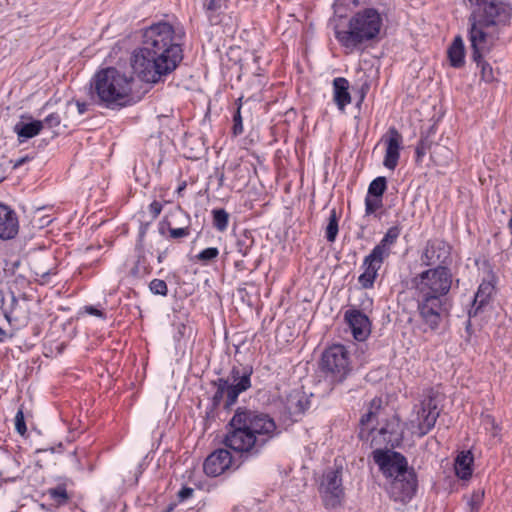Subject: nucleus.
Masks as SVG:
<instances>
[{"instance_id":"1","label":"nucleus","mask_w":512,"mask_h":512,"mask_svg":"<svg viewBox=\"0 0 512 512\" xmlns=\"http://www.w3.org/2000/svg\"><path fill=\"white\" fill-rule=\"evenodd\" d=\"M279 434L280 430L269 414L238 407L227 426L223 439L225 448L216 449L204 461L205 474L217 477L229 469H238L241 462L233 458L229 450L241 461H247L258 457Z\"/></svg>"},{"instance_id":"2","label":"nucleus","mask_w":512,"mask_h":512,"mask_svg":"<svg viewBox=\"0 0 512 512\" xmlns=\"http://www.w3.org/2000/svg\"><path fill=\"white\" fill-rule=\"evenodd\" d=\"M184 32L168 22L153 23L143 30L142 46L133 52L131 66L147 83H158L171 74L183 60Z\"/></svg>"},{"instance_id":"3","label":"nucleus","mask_w":512,"mask_h":512,"mask_svg":"<svg viewBox=\"0 0 512 512\" xmlns=\"http://www.w3.org/2000/svg\"><path fill=\"white\" fill-rule=\"evenodd\" d=\"M453 275L449 267L428 268L411 279L415 290L417 311L424 331H437L449 315L447 295L451 289Z\"/></svg>"},{"instance_id":"4","label":"nucleus","mask_w":512,"mask_h":512,"mask_svg":"<svg viewBox=\"0 0 512 512\" xmlns=\"http://www.w3.org/2000/svg\"><path fill=\"white\" fill-rule=\"evenodd\" d=\"M382 400L374 398L359 420V439L374 450L399 446L403 440V428L396 415L383 418Z\"/></svg>"},{"instance_id":"5","label":"nucleus","mask_w":512,"mask_h":512,"mask_svg":"<svg viewBox=\"0 0 512 512\" xmlns=\"http://www.w3.org/2000/svg\"><path fill=\"white\" fill-rule=\"evenodd\" d=\"M372 456L382 474L391 479L390 497L396 502H408L416 493L417 476L415 470L408 467L406 457L391 449L373 450Z\"/></svg>"},{"instance_id":"6","label":"nucleus","mask_w":512,"mask_h":512,"mask_svg":"<svg viewBox=\"0 0 512 512\" xmlns=\"http://www.w3.org/2000/svg\"><path fill=\"white\" fill-rule=\"evenodd\" d=\"M133 78L113 67L97 72L90 82L91 99L107 108L119 109L132 103Z\"/></svg>"},{"instance_id":"7","label":"nucleus","mask_w":512,"mask_h":512,"mask_svg":"<svg viewBox=\"0 0 512 512\" xmlns=\"http://www.w3.org/2000/svg\"><path fill=\"white\" fill-rule=\"evenodd\" d=\"M382 27V17L375 8H365L355 13L348 25V30L336 33L342 46L355 49L361 44L375 39Z\"/></svg>"},{"instance_id":"8","label":"nucleus","mask_w":512,"mask_h":512,"mask_svg":"<svg viewBox=\"0 0 512 512\" xmlns=\"http://www.w3.org/2000/svg\"><path fill=\"white\" fill-rule=\"evenodd\" d=\"M320 367L331 383H342L352 370L349 351L341 344L329 346L322 353Z\"/></svg>"},{"instance_id":"9","label":"nucleus","mask_w":512,"mask_h":512,"mask_svg":"<svg viewBox=\"0 0 512 512\" xmlns=\"http://www.w3.org/2000/svg\"><path fill=\"white\" fill-rule=\"evenodd\" d=\"M475 6L470 18L485 26H504L510 21L512 9L510 5L498 0H467Z\"/></svg>"},{"instance_id":"10","label":"nucleus","mask_w":512,"mask_h":512,"mask_svg":"<svg viewBox=\"0 0 512 512\" xmlns=\"http://www.w3.org/2000/svg\"><path fill=\"white\" fill-rule=\"evenodd\" d=\"M342 466L327 469L319 485V494L326 509L340 507L345 498L342 480Z\"/></svg>"},{"instance_id":"11","label":"nucleus","mask_w":512,"mask_h":512,"mask_svg":"<svg viewBox=\"0 0 512 512\" xmlns=\"http://www.w3.org/2000/svg\"><path fill=\"white\" fill-rule=\"evenodd\" d=\"M253 369L251 366H244L242 364L234 365L227 377L222 378L227 382L228 401L224 404L225 408L233 406L239 395L247 391L251 387V375Z\"/></svg>"},{"instance_id":"12","label":"nucleus","mask_w":512,"mask_h":512,"mask_svg":"<svg viewBox=\"0 0 512 512\" xmlns=\"http://www.w3.org/2000/svg\"><path fill=\"white\" fill-rule=\"evenodd\" d=\"M451 262V246L441 239L428 240L421 255L420 263L428 268L448 267Z\"/></svg>"},{"instance_id":"13","label":"nucleus","mask_w":512,"mask_h":512,"mask_svg":"<svg viewBox=\"0 0 512 512\" xmlns=\"http://www.w3.org/2000/svg\"><path fill=\"white\" fill-rule=\"evenodd\" d=\"M439 414L440 411L438 409V402L436 401L435 394L432 391H429L421 402V407L417 411L416 418L412 420V423H415L417 428L415 433L419 437H423L428 434L435 426Z\"/></svg>"},{"instance_id":"14","label":"nucleus","mask_w":512,"mask_h":512,"mask_svg":"<svg viewBox=\"0 0 512 512\" xmlns=\"http://www.w3.org/2000/svg\"><path fill=\"white\" fill-rule=\"evenodd\" d=\"M470 28L468 40L471 47V58L474 62H479L481 58H484L490 53L493 47V40L485 31L486 27L484 24H480L479 21L469 18Z\"/></svg>"},{"instance_id":"15","label":"nucleus","mask_w":512,"mask_h":512,"mask_svg":"<svg viewBox=\"0 0 512 512\" xmlns=\"http://www.w3.org/2000/svg\"><path fill=\"white\" fill-rule=\"evenodd\" d=\"M385 144L383 165L389 170H395L400 159L403 137L395 127H390L382 138Z\"/></svg>"},{"instance_id":"16","label":"nucleus","mask_w":512,"mask_h":512,"mask_svg":"<svg viewBox=\"0 0 512 512\" xmlns=\"http://www.w3.org/2000/svg\"><path fill=\"white\" fill-rule=\"evenodd\" d=\"M345 320L357 341H364L369 336L371 323L366 314L358 309H350L345 312Z\"/></svg>"},{"instance_id":"17","label":"nucleus","mask_w":512,"mask_h":512,"mask_svg":"<svg viewBox=\"0 0 512 512\" xmlns=\"http://www.w3.org/2000/svg\"><path fill=\"white\" fill-rule=\"evenodd\" d=\"M310 407V400L302 390H292L286 397L285 409L293 421H298Z\"/></svg>"},{"instance_id":"18","label":"nucleus","mask_w":512,"mask_h":512,"mask_svg":"<svg viewBox=\"0 0 512 512\" xmlns=\"http://www.w3.org/2000/svg\"><path fill=\"white\" fill-rule=\"evenodd\" d=\"M384 260L385 259L375 255L373 252H370V254L364 258L362 265L364 272L358 277V282L364 289H370L373 287L378 271Z\"/></svg>"},{"instance_id":"19","label":"nucleus","mask_w":512,"mask_h":512,"mask_svg":"<svg viewBox=\"0 0 512 512\" xmlns=\"http://www.w3.org/2000/svg\"><path fill=\"white\" fill-rule=\"evenodd\" d=\"M19 230L18 217L9 206L0 203V239H13Z\"/></svg>"},{"instance_id":"20","label":"nucleus","mask_w":512,"mask_h":512,"mask_svg":"<svg viewBox=\"0 0 512 512\" xmlns=\"http://www.w3.org/2000/svg\"><path fill=\"white\" fill-rule=\"evenodd\" d=\"M495 287L491 281H483L475 293L471 308L468 311L469 317H475L491 301Z\"/></svg>"},{"instance_id":"21","label":"nucleus","mask_w":512,"mask_h":512,"mask_svg":"<svg viewBox=\"0 0 512 512\" xmlns=\"http://www.w3.org/2000/svg\"><path fill=\"white\" fill-rule=\"evenodd\" d=\"M171 215L178 219L177 224L181 226L174 227L173 224H171V227H169V234L167 236V239L181 240L183 238H187L188 236H190V215L187 212H185L181 207H177L173 212H171Z\"/></svg>"},{"instance_id":"22","label":"nucleus","mask_w":512,"mask_h":512,"mask_svg":"<svg viewBox=\"0 0 512 512\" xmlns=\"http://www.w3.org/2000/svg\"><path fill=\"white\" fill-rule=\"evenodd\" d=\"M349 81L344 77H336L333 80V100L341 111L351 103V95L349 93Z\"/></svg>"},{"instance_id":"23","label":"nucleus","mask_w":512,"mask_h":512,"mask_svg":"<svg viewBox=\"0 0 512 512\" xmlns=\"http://www.w3.org/2000/svg\"><path fill=\"white\" fill-rule=\"evenodd\" d=\"M401 234V228L399 226H392L390 227L379 244H377L371 252L375 253V255H378L382 257L383 259H386L389 257L391 253V246L394 245L398 239V237Z\"/></svg>"},{"instance_id":"24","label":"nucleus","mask_w":512,"mask_h":512,"mask_svg":"<svg viewBox=\"0 0 512 512\" xmlns=\"http://www.w3.org/2000/svg\"><path fill=\"white\" fill-rule=\"evenodd\" d=\"M474 458L470 451H462L455 459V473L462 480H468L472 476V464Z\"/></svg>"},{"instance_id":"25","label":"nucleus","mask_w":512,"mask_h":512,"mask_svg":"<svg viewBox=\"0 0 512 512\" xmlns=\"http://www.w3.org/2000/svg\"><path fill=\"white\" fill-rule=\"evenodd\" d=\"M43 129V122L41 120H33L29 123L18 122L14 126V132L18 136L19 142H24L32 137L38 135Z\"/></svg>"},{"instance_id":"26","label":"nucleus","mask_w":512,"mask_h":512,"mask_svg":"<svg viewBox=\"0 0 512 512\" xmlns=\"http://www.w3.org/2000/svg\"><path fill=\"white\" fill-rule=\"evenodd\" d=\"M203 7L209 22L216 25L220 22V15L228 7V0H204Z\"/></svg>"},{"instance_id":"27","label":"nucleus","mask_w":512,"mask_h":512,"mask_svg":"<svg viewBox=\"0 0 512 512\" xmlns=\"http://www.w3.org/2000/svg\"><path fill=\"white\" fill-rule=\"evenodd\" d=\"M255 246V238L251 231L244 230L237 235L235 241L236 252L243 258L249 257Z\"/></svg>"},{"instance_id":"28","label":"nucleus","mask_w":512,"mask_h":512,"mask_svg":"<svg viewBox=\"0 0 512 512\" xmlns=\"http://www.w3.org/2000/svg\"><path fill=\"white\" fill-rule=\"evenodd\" d=\"M448 57L452 67L460 68L464 65L465 49L463 40L460 36L455 37L454 41L449 47Z\"/></svg>"},{"instance_id":"29","label":"nucleus","mask_w":512,"mask_h":512,"mask_svg":"<svg viewBox=\"0 0 512 512\" xmlns=\"http://www.w3.org/2000/svg\"><path fill=\"white\" fill-rule=\"evenodd\" d=\"M136 261L130 270L131 275L140 278L151 272V266L148 263L144 247H135Z\"/></svg>"},{"instance_id":"30","label":"nucleus","mask_w":512,"mask_h":512,"mask_svg":"<svg viewBox=\"0 0 512 512\" xmlns=\"http://www.w3.org/2000/svg\"><path fill=\"white\" fill-rule=\"evenodd\" d=\"M338 231V216L336 210L332 209L328 218V224L325 228V237L327 241L333 243L337 238Z\"/></svg>"},{"instance_id":"31","label":"nucleus","mask_w":512,"mask_h":512,"mask_svg":"<svg viewBox=\"0 0 512 512\" xmlns=\"http://www.w3.org/2000/svg\"><path fill=\"white\" fill-rule=\"evenodd\" d=\"M49 498L53 501V503L57 506L64 505L68 502L69 496L67 490L64 486L59 485L55 488H49L46 492Z\"/></svg>"},{"instance_id":"32","label":"nucleus","mask_w":512,"mask_h":512,"mask_svg":"<svg viewBox=\"0 0 512 512\" xmlns=\"http://www.w3.org/2000/svg\"><path fill=\"white\" fill-rule=\"evenodd\" d=\"M213 226L220 232H224L228 228L229 214L225 209L212 210Z\"/></svg>"},{"instance_id":"33","label":"nucleus","mask_w":512,"mask_h":512,"mask_svg":"<svg viewBox=\"0 0 512 512\" xmlns=\"http://www.w3.org/2000/svg\"><path fill=\"white\" fill-rule=\"evenodd\" d=\"M386 189L387 179L384 176H379L369 184L367 195L382 197Z\"/></svg>"},{"instance_id":"34","label":"nucleus","mask_w":512,"mask_h":512,"mask_svg":"<svg viewBox=\"0 0 512 512\" xmlns=\"http://www.w3.org/2000/svg\"><path fill=\"white\" fill-rule=\"evenodd\" d=\"M213 384L217 387V390L212 397V403L214 407H217L221 404L224 396H226L225 403L228 401L227 382L223 379H217Z\"/></svg>"},{"instance_id":"35","label":"nucleus","mask_w":512,"mask_h":512,"mask_svg":"<svg viewBox=\"0 0 512 512\" xmlns=\"http://www.w3.org/2000/svg\"><path fill=\"white\" fill-rule=\"evenodd\" d=\"M219 255V250L216 247H209L199 252L195 259L202 265H208L214 261Z\"/></svg>"},{"instance_id":"36","label":"nucleus","mask_w":512,"mask_h":512,"mask_svg":"<svg viewBox=\"0 0 512 512\" xmlns=\"http://www.w3.org/2000/svg\"><path fill=\"white\" fill-rule=\"evenodd\" d=\"M237 109L233 115V127L232 133L234 136H238L243 133V122L241 116L242 97L236 100Z\"/></svg>"},{"instance_id":"37","label":"nucleus","mask_w":512,"mask_h":512,"mask_svg":"<svg viewBox=\"0 0 512 512\" xmlns=\"http://www.w3.org/2000/svg\"><path fill=\"white\" fill-rule=\"evenodd\" d=\"M31 270L35 276L40 277L44 281H47L48 277L53 273L51 268H47L43 265V261L41 259L32 261Z\"/></svg>"},{"instance_id":"38","label":"nucleus","mask_w":512,"mask_h":512,"mask_svg":"<svg viewBox=\"0 0 512 512\" xmlns=\"http://www.w3.org/2000/svg\"><path fill=\"white\" fill-rule=\"evenodd\" d=\"M382 206H383L382 197L369 196V195L366 196V198H365V214L366 215L374 214L377 210L382 208Z\"/></svg>"},{"instance_id":"39","label":"nucleus","mask_w":512,"mask_h":512,"mask_svg":"<svg viewBox=\"0 0 512 512\" xmlns=\"http://www.w3.org/2000/svg\"><path fill=\"white\" fill-rule=\"evenodd\" d=\"M475 63L480 68L481 79L486 83L492 82L494 80V74L491 65L486 62L484 58H481L479 62Z\"/></svg>"},{"instance_id":"40","label":"nucleus","mask_w":512,"mask_h":512,"mask_svg":"<svg viewBox=\"0 0 512 512\" xmlns=\"http://www.w3.org/2000/svg\"><path fill=\"white\" fill-rule=\"evenodd\" d=\"M435 133H436L435 126H431L425 135L424 134L421 135L420 140L417 145L424 148L427 151H430V149L432 148V145L434 144L433 137H434Z\"/></svg>"},{"instance_id":"41","label":"nucleus","mask_w":512,"mask_h":512,"mask_svg":"<svg viewBox=\"0 0 512 512\" xmlns=\"http://www.w3.org/2000/svg\"><path fill=\"white\" fill-rule=\"evenodd\" d=\"M149 289L155 295L166 296L168 293L167 284L162 279H153L149 284Z\"/></svg>"},{"instance_id":"42","label":"nucleus","mask_w":512,"mask_h":512,"mask_svg":"<svg viewBox=\"0 0 512 512\" xmlns=\"http://www.w3.org/2000/svg\"><path fill=\"white\" fill-rule=\"evenodd\" d=\"M15 429L22 436L27 432L24 412L22 408H19L15 415Z\"/></svg>"},{"instance_id":"43","label":"nucleus","mask_w":512,"mask_h":512,"mask_svg":"<svg viewBox=\"0 0 512 512\" xmlns=\"http://www.w3.org/2000/svg\"><path fill=\"white\" fill-rule=\"evenodd\" d=\"M484 492L482 491H474L468 501V505L472 512L477 511L483 501Z\"/></svg>"},{"instance_id":"44","label":"nucleus","mask_w":512,"mask_h":512,"mask_svg":"<svg viewBox=\"0 0 512 512\" xmlns=\"http://www.w3.org/2000/svg\"><path fill=\"white\" fill-rule=\"evenodd\" d=\"M177 332L175 334V339L180 340L186 336H190L192 332V327L185 323H179L176 325Z\"/></svg>"},{"instance_id":"45","label":"nucleus","mask_w":512,"mask_h":512,"mask_svg":"<svg viewBox=\"0 0 512 512\" xmlns=\"http://www.w3.org/2000/svg\"><path fill=\"white\" fill-rule=\"evenodd\" d=\"M42 122H43V126L46 125L49 128H54V127L59 126V124L61 122V118H60L59 114L51 113L47 117H45Z\"/></svg>"},{"instance_id":"46","label":"nucleus","mask_w":512,"mask_h":512,"mask_svg":"<svg viewBox=\"0 0 512 512\" xmlns=\"http://www.w3.org/2000/svg\"><path fill=\"white\" fill-rule=\"evenodd\" d=\"M150 223H141L139 227L138 239L135 247H144V239L149 229Z\"/></svg>"},{"instance_id":"47","label":"nucleus","mask_w":512,"mask_h":512,"mask_svg":"<svg viewBox=\"0 0 512 512\" xmlns=\"http://www.w3.org/2000/svg\"><path fill=\"white\" fill-rule=\"evenodd\" d=\"M162 208V204L156 200L149 205V212L151 213L153 219H156L160 215Z\"/></svg>"},{"instance_id":"48","label":"nucleus","mask_w":512,"mask_h":512,"mask_svg":"<svg viewBox=\"0 0 512 512\" xmlns=\"http://www.w3.org/2000/svg\"><path fill=\"white\" fill-rule=\"evenodd\" d=\"M171 224H172V222H170L166 219L160 221L158 224V231H159L160 235L167 238V236L169 234V227H171Z\"/></svg>"},{"instance_id":"49","label":"nucleus","mask_w":512,"mask_h":512,"mask_svg":"<svg viewBox=\"0 0 512 512\" xmlns=\"http://www.w3.org/2000/svg\"><path fill=\"white\" fill-rule=\"evenodd\" d=\"M194 493V490L190 487H183L179 492H178V499L179 501H185L187 499H189L190 497H192Z\"/></svg>"},{"instance_id":"50","label":"nucleus","mask_w":512,"mask_h":512,"mask_svg":"<svg viewBox=\"0 0 512 512\" xmlns=\"http://www.w3.org/2000/svg\"><path fill=\"white\" fill-rule=\"evenodd\" d=\"M85 311L92 316H96L99 318L105 317V313L94 306H85Z\"/></svg>"},{"instance_id":"51","label":"nucleus","mask_w":512,"mask_h":512,"mask_svg":"<svg viewBox=\"0 0 512 512\" xmlns=\"http://www.w3.org/2000/svg\"><path fill=\"white\" fill-rule=\"evenodd\" d=\"M427 152V150L417 145L415 149L416 162H421L422 158L426 155Z\"/></svg>"},{"instance_id":"52","label":"nucleus","mask_w":512,"mask_h":512,"mask_svg":"<svg viewBox=\"0 0 512 512\" xmlns=\"http://www.w3.org/2000/svg\"><path fill=\"white\" fill-rule=\"evenodd\" d=\"M234 267H235V269H236L237 271H240V272H242V271H245V270H248V269H249V267H248V265H247L246 261H244V260H237V261H235V263H234Z\"/></svg>"},{"instance_id":"53","label":"nucleus","mask_w":512,"mask_h":512,"mask_svg":"<svg viewBox=\"0 0 512 512\" xmlns=\"http://www.w3.org/2000/svg\"><path fill=\"white\" fill-rule=\"evenodd\" d=\"M30 160H31V157H29V156L21 157V158H19V159L14 161L13 168L14 169L19 168V167H21L22 165H24L26 162H28Z\"/></svg>"},{"instance_id":"54","label":"nucleus","mask_w":512,"mask_h":512,"mask_svg":"<svg viewBox=\"0 0 512 512\" xmlns=\"http://www.w3.org/2000/svg\"><path fill=\"white\" fill-rule=\"evenodd\" d=\"M76 105H77L79 114H84L88 110V106H89L86 102H80V101H77Z\"/></svg>"},{"instance_id":"55","label":"nucleus","mask_w":512,"mask_h":512,"mask_svg":"<svg viewBox=\"0 0 512 512\" xmlns=\"http://www.w3.org/2000/svg\"><path fill=\"white\" fill-rule=\"evenodd\" d=\"M186 185H187V184H186V181H183V182L179 185V187L177 188V194H178V195H181V194H182V192H183V191L185 190V188H186Z\"/></svg>"},{"instance_id":"56","label":"nucleus","mask_w":512,"mask_h":512,"mask_svg":"<svg viewBox=\"0 0 512 512\" xmlns=\"http://www.w3.org/2000/svg\"><path fill=\"white\" fill-rule=\"evenodd\" d=\"M71 457H72L73 461L75 462V466L79 469L80 468V463H79V460H78V458L76 456V451H73L71 453Z\"/></svg>"},{"instance_id":"57","label":"nucleus","mask_w":512,"mask_h":512,"mask_svg":"<svg viewBox=\"0 0 512 512\" xmlns=\"http://www.w3.org/2000/svg\"><path fill=\"white\" fill-rule=\"evenodd\" d=\"M260 262H261V261H260L259 259H258V260H256V261L253 263V268L251 269V271L256 270V269L259 267Z\"/></svg>"},{"instance_id":"58","label":"nucleus","mask_w":512,"mask_h":512,"mask_svg":"<svg viewBox=\"0 0 512 512\" xmlns=\"http://www.w3.org/2000/svg\"><path fill=\"white\" fill-rule=\"evenodd\" d=\"M508 229H509V231H510V233L512 235V214H511V217H510V219L508 221Z\"/></svg>"},{"instance_id":"59","label":"nucleus","mask_w":512,"mask_h":512,"mask_svg":"<svg viewBox=\"0 0 512 512\" xmlns=\"http://www.w3.org/2000/svg\"><path fill=\"white\" fill-rule=\"evenodd\" d=\"M4 335L5 331L2 328H0V341H2Z\"/></svg>"},{"instance_id":"60","label":"nucleus","mask_w":512,"mask_h":512,"mask_svg":"<svg viewBox=\"0 0 512 512\" xmlns=\"http://www.w3.org/2000/svg\"><path fill=\"white\" fill-rule=\"evenodd\" d=\"M163 257H164V255L162 253L159 254V256H158V262L159 263H161L163 261Z\"/></svg>"},{"instance_id":"61","label":"nucleus","mask_w":512,"mask_h":512,"mask_svg":"<svg viewBox=\"0 0 512 512\" xmlns=\"http://www.w3.org/2000/svg\"><path fill=\"white\" fill-rule=\"evenodd\" d=\"M14 481H15V478L4 479V482H14Z\"/></svg>"},{"instance_id":"62","label":"nucleus","mask_w":512,"mask_h":512,"mask_svg":"<svg viewBox=\"0 0 512 512\" xmlns=\"http://www.w3.org/2000/svg\"><path fill=\"white\" fill-rule=\"evenodd\" d=\"M173 509V506H169L165 512H171Z\"/></svg>"},{"instance_id":"63","label":"nucleus","mask_w":512,"mask_h":512,"mask_svg":"<svg viewBox=\"0 0 512 512\" xmlns=\"http://www.w3.org/2000/svg\"><path fill=\"white\" fill-rule=\"evenodd\" d=\"M2 476V472L0 471V477Z\"/></svg>"}]
</instances>
